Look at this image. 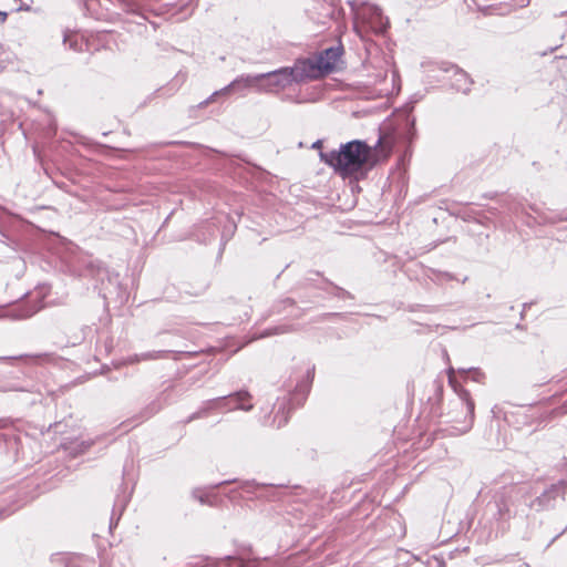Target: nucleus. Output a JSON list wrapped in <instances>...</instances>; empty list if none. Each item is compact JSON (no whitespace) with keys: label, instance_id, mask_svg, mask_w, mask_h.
<instances>
[{"label":"nucleus","instance_id":"obj_2","mask_svg":"<svg viewBox=\"0 0 567 567\" xmlns=\"http://www.w3.org/2000/svg\"><path fill=\"white\" fill-rule=\"evenodd\" d=\"M264 79H267L269 81V85L280 86V87H285L286 85L290 84L292 81H296L295 76H293V72L288 68H284V69H280L277 71H272V72H268V73L259 74V75H255V76L249 75L246 78H240V79L235 80L228 86L223 89L220 92H215L212 95V97L209 99V101H213L214 96L221 94V93H228L238 86L248 87V86L257 85Z\"/></svg>","mask_w":567,"mask_h":567},{"label":"nucleus","instance_id":"obj_8","mask_svg":"<svg viewBox=\"0 0 567 567\" xmlns=\"http://www.w3.org/2000/svg\"><path fill=\"white\" fill-rule=\"evenodd\" d=\"M6 19H7V13L3 11H0V20L6 21Z\"/></svg>","mask_w":567,"mask_h":567},{"label":"nucleus","instance_id":"obj_1","mask_svg":"<svg viewBox=\"0 0 567 567\" xmlns=\"http://www.w3.org/2000/svg\"><path fill=\"white\" fill-rule=\"evenodd\" d=\"M321 158L342 177L358 178L374 165L372 148L361 141L346 143L338 152L321 153Z\"/></svg>","mask_w":567,"mask_h":567},{"label":"nucleus","instance_id":"obj_6","mask_svg":"<svg viewBox=\"0 0 567 567\" xmlns=\"http://www.w3.org/2000/svg\"><path fill=\"white\" fill-rule=\"evenodd\" d=\"M229 399L236 402L235 409H241L246 411L251 409V405H245V401L249 399V394L247 392H238L235 395H231Z\"/></svg>","mask_w":567,"mask_h":567},{"label":"nucleus","instance_id":"obj_4","mask_svg":"<svg viewBox=\"0 0 567 567\" xmlns=\"http://www.w3.org/2000/svg\"><path fill=\"white\" fill-rule=\"evenodd\" d=\"M291 71L293 72L296 81L303 79H319L323 76L321 68L317 62V58L298 62Z\"/></svg>","mask_w":567,"mask_h":567},{"label":"nucleus","instance_id":"obj_7","mask_svg":"<svg viewBox=\"0 0 567 567\" xmlns=\"http://www.w3.org/2000/svg\"><path fill=\"white\" fill-rule=\"evenodd\" d=\"M233 560L237 564L238 567H247L248 566V563L243 558H234Z\"/></svg>","mask_w":567,"mask_h":567},{"label":"nucleus","instance_id":"obj_5","mask_svg":"<svg viewBox=\"0 0 567 567\" xmlns=\"http://www.w3.org/2000/svg\"><path fill=\"white\" fill-rule=\"evenodd\" d=\"M341 56L340 48H330L322 52L318 58L317 62L319 63L323 75L334 71L338 66V62Z\"/></svg>","mask_w":567,"mask_h":567},{"label":"nucleus","instance_id":"obj_3","mask_svg":"<svg viewBox=\"0 0 567 567\" xmlns=\"http://www.w3.org/2000/svg\"><path fill=\"white\" fill-rule=\"evenodd\" d=\"M358 16L363 22L368 23L374 32H383L389 23L388 19L383 17L381 9L375 6L362 8Z\"/></svg>","mask_w":567,"mask_h":567}]
</instances>
